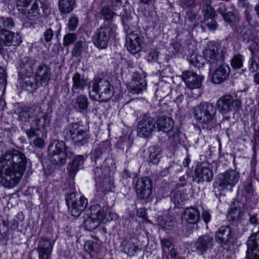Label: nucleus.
Wrapping results in <instances>:
<instances>
[{"label": "nucleus", "mask_w": 259, "mask_h": 259, "mask_svg": "<svg viewBox=\"0 0 259 259\" xmlns=\"http://www.w3.org/2000/svg\"><path fill=\"white\" fill-rule=\"evenodd\" d=\"M139 250H140L139 247L134 243L128 242L125 245V252L129 256H134Z\"/></svg>", "instance_id": "49"}, {"label": "nucleus", "mask_w": 259, "mask_h": 259, "mask_svg": "<svg viewBox=\"0 0 259 259\" xmlns=\"http://www.w3.org/2000/svg\"><path fill=\"white\" fill-rule=\"evenodd\" d=\"M77 39V35L74 33H68L63 37V44L64 47H68L72 44Z\"/></svg>", "instance_id": "48"}, {"label": "nucleus", "mask_w": 259, "mask_h": 259, "mask_svg": "<svg viewBox=\"0 0 259 259\" xmlns=\"http://www.w3.org/2000/svg\"><path fill=\"white\" fill-rule=\"evenodd\" d=\"M36 113L34 115L33 119L31 124H32L35 127L37 131H39L40 128L44 130H46L50 123V119L47 113L42 112L40 108H37Z\"/></svg>", "instance_id": "24"}, {"label": "nucleus", "mask_w": 259, "mask_h": 259, "mask_svg": "<svg viewBox=\"0 0 259 259\" xmlns=\"http://www.w3.org/2000/svg\"><path fill=\"white\" fill-rule=\"evenodd\" d=\"M200 213L197 208L190 207L186 208L182 214V219L188 223L194 224L199 220Z\"/></svg>", "instance_id": "29"}, {"label": "nucleus", "mask_w": 259, "mask_h": 259, "mask_svg": "<svg viewBox=\"0 0 259 259\" xmlns=\"http://www.w3.org/2000/svg\"><path fill=\"white\" fill-rule=\"evenodd\" d=\"M21 79L20 84L22 87L29 92H32L39 87L36 82L35 76L31 75L23 76Z\"/></svg>", "instance_id": "33"}, {"label": "nucleus", "mask_w": 259, "mask_h": 259, "mask_svg": "<svg viewBox=\"0 0 259 259\" xmlns=\"http://www.w3.org/2000/svg\"><path fill=\"white\" fill-rule=\"evenodd\" d=\"M147 82L144 77L137 72L134 73L129 83L130 92L133 94H140L146 89Z\"/></svg>", "instance_id": "23"}, {"label": "nucleus", "mask_w": 259, "mask_h": 259, "mask_svg": "<svg viewBox=\"0 0 259 259\" xmlns=\"http://www.w3.org/2000/svg\"><path fill=\"white\" fill-rule=\"evenodd\" d=\"M157 221L159 225L163 230H171L175 226V223L172 221L165 222L160 217L158 218Z\"/></svg>", "instance_id": "54"}, {"label": "nucleus", "mask_w": 259, "mask_h": 259, "mask_svg": "<svg viewBox=\"0 0 259 259\" xmlns=\"http://www.w3.org/2000/svg\"><path fill=\"white\" fill-rule=\"evenodd\" d=\"M161 245L162 250L165 251V250L169 249L171 245V242L166 238H163L161 240Z\"/></svg>", "instance_id": "63"}, {"label": "nucleus", "mask_w": 259, "mask_h": 259, "mask_svg": "<svg viewBox=\"0 0 259 259\" xmlns=\"http://www.w3.org/2000/svg\"><path fill=\"white\" fill-rule=\"evenodd\" d=\"M83 46V41L82 40L77 41L72 51V55L73 56H77L81 52Z\"/></svg>", "instance_id": "56"}, {"label": "nucleus", "mask_w": 259, "mask_h": 259, "mask_svg": "<svg viewBox=\"0 0 259 259\" xmlns=\"http://www.w3.org/2000/svg\"><path fill=\"white\" fill-rule=\"evenodd\" d=\"M135 189L139 198L146 199L152 193V181L148 177L140 178L136 182Z\"/></svg>", "instance_id": "18"}, {"label": "nucleus", "mask_w": 259, "mask_h": 259, "mask_svg": "<svg viewBox=\"0 0 259 259\" xmlns=\"http://www.w3.org/2000/svg\"><path fill=\"white\" fill-rule=\"evenodd\" d=\"M84 247L85 250L90 254L91 258L100 257L102 248L100 243L93 241H88L85 243Z\"/></svg>", "instance_id": "30"}, {"label": "nucleus", "mask_w": 259, "mask_h": 259, "mask_svg": "<svg viewBox=\"0 0 259 259\" xmlns=\"http://www.w3.org/2000/svg\"><path fill=\"white\" fill-rule=\"evenodd\" d=\"M244 57L240 54L234 55L230 61V64L233 69H240L243 66Z\"/></svg>", "instance_id": "43"}, {"label": "nucleus", "mask_w": 259, "mask_h": 259, "mask_svg": "<svg viewBox=\"0 0 259 259\" xmlns=\"http://www.w3.org/2000/svg\"><path fill=\"white\" fill-rule=\"evenodd\" d=\"M39 106L33 105L31 107H23L18 111V119L22 121H27L30 118H33L36 113V110Z\"/></svg>", "instance_id": "31"}, {"label": "nucleus", "mask_w": 259, "mask_h": 259, "mask_svg": "<svg viewBox=\"0 0 259 259\" xmlns=\"http://www.w3.org/2000/svg\"><path fill=\"white\" fill-rule=\"evenodd\" d=\"M148 160L153 164H157L160 159V156L161 154V150L158 146L150 147L148 148Z\"/></svg>", "instance_id": "35"}, {"label": "nucleus", "mask_w": 259, "mask_h": 259, "mask_svg": "<svg viewBox=\"0 0 259 259\" xmlns=\"http://www.w3.org/2000/svg\"><path fill=\"white\" fill-rule=\"evenodd\" d=\"M66 201L69 211L75 217H79L88 204L86 198L77 192H73L69 194Z\"/></svg>", "instance_id": "7"}, {"label": "nucleus", "mask_w": 259, "mask_h": 259, "mask_svg": "<svg viewBox=\"0 0 259 259\" xmlns=\"http://www.w3.org/2000/svg\"><path fill=\"white\" fill-rule=\"evenodd\" d=\"M257 164V160L256 153H254L251 157L250 165V175L255 176L256 174V165Z\"/></svg>", "instance_id": "57"}, {"label": "nucleus", "mask_w": 259, "mask_h": 259, "mask_svg": "<svg viewBox=\"0 0 259 259\" xmlns=\"http://www.w3.org/2000/svg\"><path fill=\"white\" fill-rule=\"evenodd\" d=\"M49 150L52 162L55 164L61 165L66 163L67 158L74 156L70 147L65 143L59 140H55L49 146Z\"/></svg>", "instance_id": "6"}, {"label": "nucleus", "mask_w": 259, "mask_h": 259, "mask_svg": "<svg viewBox=\"0 0 259 259\" xmlns=\"http://www.w3.org/2000/svg\"><path fill=\"white\" fill-rule=\"evenodd\" d=\"M54 32L51 28H47L43 34L44 40L46 42H50L54 37Z\"/></svg>", "instance_id": "58"}, {"label": "nucleus", "mask_w": 259, "mask_h": 259, "mask_svg": "<svg viewBox=\"0 0 259 259\" xmlns=\"http://www.w3.org/2000/svg\"><path fill=\"white\" fill-rule=\"evenodd\" d=\"M27 159L17 150L8 151L0 158V183L6 188L15 187L24 174Z\"/></svg>", "instance_id": "1"}, {"label": "nucleus", "mask_w": 259, "mask_h": 259, "mask_svg": "<svg viewBox=\"0 0 259 259\" xmlns=\"http://www.w3.org/2000/svg\"><path fill=\"white\" fill-rule=\"evenodd\" d=\"M58 8L61 13H70L74 9L75 0H58Z\"/></svg>", "instance_id": "34"}, {"label": "nucleus", "mask_w": 259, "mask_h": 259, "mask_svg": "<svg viewBox=\"0 0 259 259\" xmlns=\"http://www.w3.org/2000/svg\"><path fill=\"white\" fill-rule=\"evenodd\" d=\"M213 246V238L212 235L207 234L199 236L194 242L192 251L197 252L199 254H203Z\"/></svg>", "instance_id": "16"}, {"label": "nucleus", "mask_w": 259, "mask_h": 259, "mask_svg": "<svg viewBox=\"0 0 259 259\" xmlns=\"http://www.w3.org/2000/svg\"><path fill=\"white\" fill-rule=\"evenodd\" d=\"M203 23L211 31L215 30L218 27L217 22L213 18H204Z\"/></svg>", "instance_id": "53"}, {"label": "nucleus", "mask_w": 259, "mask_h": 259, "mask_svg": "<svg viewBox=\"0 0 259 259\" xmlns=\"http://www.w3.org/2000/svg\"><path fill=\"white\" fill-rule=\"evenodd\" d=\"M132 18L127 16H123L122 18V21L124 27H130L132 25L131 23Z\"/></svg>", "instance_id": "64"}, {"label": "nucleus", "mask_w": 259, "mask_h": 259, "mask_svg": "<svg viewBox=\"0 0 259 259\" xmlns=\"http://www.w3.org/2000/svg\"><path fill=\"white\" fill-rule=\"evenodd\" d=\"M24 15L28 17H37L40 15V10L37 0H32L29 7L24 11Z\"/></svg>", "instance_id": "38"}, {"label": "nucleus", "mask_w": 259, "mask_h": 259, "mask_svg": "<svg viewBox=\"0 0 259 259\" xmlns=\"http://www.w3.org/2000/svg\"><path fill=\"white\" fill-rule=\"evenodd\" d=\"M13 19L8 17H0V30L9 31L14 27Z\"/></svg>", "instance_id": "40"}, {"label": "nucleus", "mask_w": 259, "mask_h": 259, "mask_svg": "<svg viewBox=\"0 0 259 259\" xmlns=\"http://www.w3.org/2000/svg\"><path fill=\"white\" fill-rule=\"evenodd\" d=\"M241 104V101L239 99H234L229 95L222 96L217 103L218 110L222 114H226L232 110H236L240 107Z\"/></svg>", "instance_id": "13"}, {"label": "nucleus", "mask_w": 259, "mask_h": 259, "mask_svg": "<svg viewBox=\"0 0 259 259\" xmlns=\"http://www.w3.org/2000/svg\"><path fill=\"white\" fill-rule=\"evenodd\" d=\"M248 49L251 54V58L248 63V69L251 72L253 73L256 71L258 65L255 60V54L253 49L251 47H249Z\"/></svg>", "instance_id": "47"}, {"label": "nucleus", "mask_w": 259, "mask_h": 259, "mask_svg": "<svg viewBox=\"0 0 259 259\" xmlns=\"http://www.w3.org/2000/svg\"><path fill=\"white\" fill-rule=\"evenodd\" d=\"M193 178V180L198 183L210 182L212 179V172L207 166L198 165L194 170Z\"/></svg>", "instance_id": "25"}, {"label": "nucleus", "mask_w": 259, "mask_h": 259, "mask_svg": "<svg viewBox=\"0 0 259 259\" xmlns=\"http://www.w3.org/2000/svg\"><path fill=\"white\" fill-rule=\"evenodd\" d=\"M196 13L192 9H189L186 13V20L193 22L196 19Z\"/></svg>", "instance_id": "61"}, {"label": "nucleus", "mask_w": 259, "mask_h": 259, "mask_svg": "<svg viewBox=\"0 0 259 259\" xmlns=\"http://www.w3.org/2000/svg\"><path fill=\"white\" fill-rule=\"evenodd\" d=\"M182 77L186 86L191 89L200 88L203 79L202 76L190 71H184Z\"/></svg>", "instance_id": "22"}, {"label": "nucleus", "mask_w": 259, "mask_h": 259, "mask_svg": "<svg viewBox=\"0 0 259 259\" xmlns=\"http://www.w3.org/2000/svg\"><path fill=\"white\" fill-rule=\"evenodd\" d=\"M195 0H180V6L183 8H192L195 6Z\"/></svg>", "instance_id": "59"}, {"label": "nucleus", "mask_w": 259, "mask_h": 259, "mask_svg": "<svg viewBox=\"0 0 259 259\" xmlns=\"http://www.w3.org/2000/svg\"><path fill=\"white\" fill-rule=\"evenodd\" d=\"M202 10L204 12V18H214L215 11L210 4H205L203 6Z\"/></svg>", "instance_id": "46"}, {"label": "nucleus", "mask_w": 259, "mask_h": 259, "mask_svg": "<svg viewBox=\"0 0 259 259\" xmlns=\"http://www.w3.org/2000/svg\"><path fill=\"white\" fill-rule=\"evenodd\" d=\"M246 245V257L248 259H259V230L248 237Z\"/></svg>", "instance_id": "17"}, {"label": "nucleus", "mask_w": 259, "mask_h": 259, "mask_svg": "<svg viewBox=\"0 0 259 259\" xmlns=\"http://www.w3.org/2000/svg\"><path fill=\"white\" fill-rule=\"evenodd\" d=\"M242 214L240 209L233 208L230 210L228 217L232 221H236L241 218Z\"/></svg>", "instance_id": "52"}, {"label": "nucleus", "mask_w": 259, "mask_h": 259, "mask_svg": "<svg viewBox=\"0 0 259 259\" xmlns=\"http://www.w3.org/2000/svg\"><path fill=\"white\" fill-rule=\"evenodd\" d=\"M218 66L211 76V81L215 84H220L226 80L230 72V68L228 64L220 63Z\"/></svg>", "instance_id": "21"}, {"label": "nucleus", "mask_w": 259, "mask_h": 259, "mask_svg": "<svg viewBox=\"0 0 259 259\" xmlns=\"http://www.w3.org/2000/svg\"><path fill=\"white\" fill-rule=\"evenodd\" d=\"M37 131L35 128V127L31 124V128L29 130H27L25 131V133L29 139H31L37 136L36 132Z\"/></svg>", "instance_id": "62"}, {"label": "nucleus", "mask_w": 259, "mask_h": 259, "mask_svg": "<svg viewBox=\"0 0 259 259\" xmlns=\"http://www.w3.org/2000/svg\"><path fill=\"white\" fill-rule=\"evenodd\" d=\"M51 68L47 65L41 63L39 65L35 72V77L38 85H47L51 79Z\"/></svg>", "instance_id": "20"}, {"label": "nucleus", "mask_w": 259, "mask_h": 259, "mask_svg": "<svg viewBox=\"0 0 259 259\" xmlns=\"http://www.w3.org/2000/svg\"><path fill=\"white\" fill-rule=\"evenodd\" d=\"M53 247V243L50 239L42 236L37 240L36 250L39 259H50Z\"/></svg>", "instance_id": "19"}, {"label": "nucleus", "mask_w": 259, "mask_h": 259, "mask_svg": "<svg viewBox=\"0 0 259 259\" xmlns=\"http://www.w3.org/2000/svg\"><path fill=\"white\" fill-rule=\"evenodd\" d=\"M217 10L224 21L227 23L232 24L238 20L235 14L234 8H229L224 3L219 4Z\"/></svg>", "instance_id": "26"}, {"label": "nucleus", "mask_w": 259, "mask_h": 259, "mask_svg": "<svg viewBox=\"0 0 259 259\" xmlns=\"http://www.w3.org/2000/svg\"><path fill=\"white\" fill-rule=\"evenodd\" d=\"M144 44V36L138 31H131L126 37V46L127 49L132 54H136L140 52Z\"/></svg>", "instance_id": "14"}, {"label": "nucleus", "mask_w": 259, "mask_h": 259, "mask_svg": "<svg viewBox=\"0 0 259 259\" xmlns=\"http://www.w3.org/2000/svg\"><path fill=\"white\" fill-rule=\"evenodd\" d=\"M114 35L112 28L105 26L97 29L93 37V41L99 49H106L111 37Z\"/></svg>", "instance_id": "12"}, {"label": "nucleus", "mask_w": 259, "mask_h": 259, "mask_svg": "<svg viewBox=\"0 0 259 259\" xmlns=\"http://www.w3.org/2000/svg\"><path fill=\"white\" fill-rule=\"evenodd\" d=\"M72 80L73 84L71 88V93L73 95L83 91L88 85V79L78 72L73 74Z\"/></svg>", "instance_id": "28"}, {"label": "nucleus", "mask_w": 259, "mask_h": 259, "mask_svg": "<svg viewBox=\"0 0 259 259\" xmlns=\"http://www.w3.org/2000/svg\"><path fill=\"white\" fill-rule=\"evenodd\" d=\"M104 148L103 146L100 145L96 148L92 153V159L94 161L95 163H103L104 160L101 156L104 152Z\"/></svg>", "instance_id": "42"}, {"label": "nucleus", "mask_w": 259, "mask_h": 259, "mask_svg": "<svg viewBox=\"0 0 259 259\" xmlns=\"http://www.w3.org/2000/svg\"><path fill=\"white\" fill-rule=\"evenodd\" d=\"M155 122L158 131L167 133L170 140L175 143L179 142V131L177 128H174V121L172 119L162 116L158 117Z\"/></svg>", "instance_id": "9"}, {"label": "nucleus", "mask_w": 259, "mask_h": 259, "mask_svg": "<svg viewBox=\"0 0 259 259\" xmlns=\"http://www.w3.org/2000/svg\"><path fill=\"white\" fill-rule=\"evenodd\" d=\"M158 58V53L155 50L150 51L147 57L148 62L152 63L153 62H157Z\"/></svg>", "instance_id": "60"}, {"label": "nucleus", "mask_w": 259, "mask_h": 259, "mask_svg": "<svg viewBox=\"0 0 259 259\" xmlns=\"http://www.w3.org/2000/svg\"><path fill=\"white\" fill-rule=\"evenodd\" d=\"M102 18L106 21H111L113 20L115 14L108 7H103L100 10Z\"/></svg>", "instance_id": "44"}, {"label": "nucleus", "mask_w": 259, "mask_h": 259, "mask_svg": "<svg viewBox=\"0 0 259 259\" xmlns=\"http://www.w3.org/2000/svg\"><path fill=\"white\" fill-rule=\"evenodd\" d=\"M87 127L78 122L68 124L64 128L63 135L66 139L71 140L78 146H84L88 142Z\"/></svg>", "instance_id": "5"}, {"label": "nucleus", "mask_w": 259, "mask_h": 259, "mask_svg": "<svg viewBox=\"0 0 259 259\" xmlns=\"http://www.w3.org/2000/svg\"><path fill=\"white\" fill-rule=\"evenodd\" d=\"M215 107L208 102L201 103L194 110L196 120L202 124V128L211 132L217 126Z\"/></svg>", "instance_id": "2"}, {"label": "nucleus", "mask_w": 259, "mask_h": 259, "mask_svg": "<svg viewBox=\"0 0 259 259\" xmlns=\"http://www.w3.org/2000/svg\"><path fill=\"white\" fill-rule=\"evenodd\" d=\"M156 129L155 122L151 117L143 116L139 121L137 126V133L139 137H149Z\"/></svg>", "instance_id": "15"}, {"label": "nucleus", "mask_w": 259, "mask_h": 259, "mask_svg": "<svg viewBox=\"0 0 259 259\" xmlns=\"http://www.w3.org/2000/svg\"><path fill=\"white\" fill-rule=\"evenodd\" d=\"M205 60L212 67H216L220 63H223L224 55L223 52H219L218 45L214 42H209L203 51Z\"/></svg>", "instance_id": "11"}, {"label": "nucleus", "mask_w": 259, "mask_h": 259, "mask_svg": "<svg viewBox=\"0 0 259 259\" xmlns=\"http://www.w3.org/2000/svg\"><path fill=\"white\" fill-rule=\"evenodd\" d=\"M188 197L186 193L180 191L174 192L171 197V200L175 206L180 207L184 204Z\"/></svg>", "instance_id": "37"}, {"label": "nucleus", "mask_w": 259, "mask_h": 259, "mask_svg": "<svg viewBox=\"0 0 259 259\" xmlns=\"http://www.w3.org/2000/svg\"><path fill=\"white\" fill-rule=\"evenodd\" d=\"M239 174L234 170H228L218 175L216 187L219 190H231L239 180Z\"/></svg>", "instance_id": "10"}, {"label": "nucleus", "mask_w": 259, "mask_h": 259, "mask_svg": "<svg viewBox=\"0 0 259 259\" xmlns=\"http://www.w3.org/2000/svg\"><path fill=\"white\" fill-rule=\"evenodd\" d=\"M215 237L219 244L222 246L227 245L232 237V230L229 226H223L215 232Z\"/></svg>", "instance_id": "27"}, {"label": "nucleus", "mask_w": 259, "mask_h": 259, "mask_svg": "<svg viewBox=\"0 0 259 259\" xmlns=\"http://www.w3.org/2000/svg\"><path fill=\"white\" fill-rule=\"evenodd\" d=\"M244 193L246 200L249 202L252 201L254 204L257 203V198L253 194V190L252 185L250 183H247L244 187Z\"/></svg>", "instance_id": "41"}, {"label": "nucleus", "mask_w": 259, "mask_h": 259, "mask_svg": "<svg viewBox=\"0 0 259 259\" xmlns=\"http://www.w3.org/2000/svg\"><path fill=\"white\" fill-rule=\"evenodd\" d=\"M9 233V225L8 223L0 217V239H4Z\"/></svg>", "instance_id": "45"}, {"label": "nucleus", "mask_w": 259, "mask_h": 259, "mask_svg": "<svg viewBox=\"0 0 259 259\" xmlns=\"http://www.w3.org/2000/svg\"><path fill=\"white\" fill-rule=\"evenodd\" d=\"M15 37V33L11 31L0 30V54L4 52V46H12Z\"/></svg>", "instance_id": "32"}, {"label": "nucleus", "mask_w": 259, "mask_h": 259, "mask_svg": "<svg viewBox=\"0 0 259 259\" xmlns=\"http://www.w3.org/2000/svg\"><path fill=\"white\" fill-rule=\"evenodd\" d=\"M90 210V216L83 221V225L85 230L92 231L100 225L106 214L99 204L91 205Z\"/></svg>", "instance_id": "8"}, {"label": "nucleus", "mask_w": 259, "mask_h": 259, "mask_svg": "<svg viewBox=\"0 0 259 259\" xmlns=\"http://www.w3.org/2000/svg\"><path fill=\"white\" fill-rule=\"evenodd\" d=\"M108 159H104L103 163H95L94 173L97 190L102 192L104 194L111 190L113 184L112 180L110 177L109 166L107 165Z\"/></svg>", "instance_id": "3"}, {"label": "nucleus", "mask_w": 259, "mask_h": 259, "mask_svg": "<svg viewBox=\"0 0 259 259\" xmlns=\"http://www.w3.org/2000/svg\"><path fill=\"white\" fill-rule=\"evenodd\" d=\"M36 61L32 58H25L23 59L24 67L25 69L30 68L31 71H32L36 64Z\"/></svg>", "instance_id": "55"}, {"label": "nucleus", "mask_w": 259, "mask_h": 259, "mask_svg": "<svg viewBox=\"0 0 259 259\" xmlns=\"http://www.w3.org/2000/svg\"><path fill=\"white\" fill-rule=\"evenodd\" d=\"M32 0H18L16 2V7L18 10L23 14L26 9L29 7Z\"/></svg>", "instance_id": "50"}, {"label": "nucleus", "mask_w": 259, "mask_h": 259, "mask_svg": "<svg viewBox=\"0 0 259 259\" xmlns=\"http://www.w3.org/2000/svg\"><path fill=\"white\" fill-rule=\"evenodd\" d=\"M88 106V100L86 96L81 95L76 98L75 102V106L80 111L86 110Z\"/></svg>", "instance_id": "39"}, {"label": "nucleus", "mask_w": 259, "mask_h": 259, "mask_svg": "<svg viewBox=\"0 0 259 259\" xmlns=\"http://www.w3.org/2000/svg\"><path fill=\"white\" fill-rule=\"evenodd\" d=\"M84 158L82 155L77 156L69 164L68 170L71 176H73L79 170V167L83 164Z\"/></svg>", "instance_id": "36"}, {"label": "nucleus", "mask_w": 259, "mask_h": 259, "mask_svg": "<svg viewBox=\"0 0 259 259\" xmlns=\"http://www.w3.org/2000/svg\"><path fill=\"white\" fill-rule=\"evenodd\" d=\"M89 95L93 100L106 102L113 95V87L106 79L96 78L93 80L92 90L90 92Z\"/></svg>", "instance_id": "4"}, {"label": "nucleus", "mask_w": 259, "mask_h": 259, "mask_svg": "<svg viewBox=\"0 0 259 259\" xmlns=\"http://www.w3.org/2000/svg\"><path fill=\"white\" fill-rule=\"evenodd\" d=\"M79 20L77 16H71L68 21V28L70 31H74L78 24Z\"/></svg>", "instance_id": "51"}]
</instances>
